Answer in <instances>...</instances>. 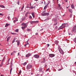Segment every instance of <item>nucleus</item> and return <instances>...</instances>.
<instances>
[{
    "label": "nucleus",
    "mask_w": 76,
    "mask_h": 76,
    "mask_svg": "<svg viewBox=\"0 0 76 76\" xmlns=\"http://www.w3.org/2000/svg\"><path fill=\"white\" fill-rule=\"evenodd\" d=\"M59 51L60 53L62 55L64 54V52L61 49H59Z\"/></svg>",
    "instance_id": "1"
},
{
    "label": "nucleus",
    "mask_w": 76,
    "mask_h": 76,
    "mask_svg": "<svg viewBox=\"0 0 76 76\" xmlns=\"http://www.w3.org/2000/svg\"><path fill=\"white\" fill-rule=\"evenodd\" d=\"M72 32H74L75 33L76 32V26H75L72 30Z\"/></svg>",
    "instance_id": "2"
},
{
    "label": "nucleus",
    "mask_w": 76,
    "mask_h": 76,
    "mask_svg": "<svg viewBox=\"0 0 76 76\" xmlns=\"http://www.w3.org/2000/svg\"><path fill=\"white\" fill-rule=\"evenodd\" d=\"M32 67V65H28L27 66V69H29L31 68Z\"/></svg>",
    "instance_id": "3"
},
{
    "label": "nucleus",
    "mask_w": 76,
    "mask_h": 76,
    "mask_svg": "<svg viewBox=\"0 0 76 76\" xmlns=\"http://www.w3.org/2000/svg\"><path fill=\"white\" fill-rule=\"evenodd\" d=\"M49 56L51 58H53L55 56V55L54 54H49Z\"/></svg>",
    "instance_id": "4"
},
{
    "label": "nucleus",
    "mask_w": 76,
    "mask_h": 76,
    "mask_svg": "<svg viewBox=\"0 0 76 76\" xmlns=\"http://www.w3.org/2000/svg\"><path fill=\"white\" fill-rule=\"evenodd\" d=\"M42 15L43 16H45L49 15V13H44L43 12L42 14Z\"/></svg>",
    "instance_id": "5"
},
{
    "label": "nucleus",
    "mask_w": 76,
    "mask_h": 76,
    "mask_svg": "<svg viewBox=\"0 0 76 76\" xmlns=\"http://www.w3.org/2000/svg\"><path fill=\"white\" fill-rule=\"evenodd\" d=\"M34 58H38L39 57V55H35L34 56Z\"/></svg>",
    "instance_id": "6"
},
{
    "label": "nucleus",
    "mask_w": 76,
    "mask_h": 76,
    "mask_svg": "<svg viewBox=\"0 0 76 76\" xmlns=\"http://www.w3.org/2000/svg\"><path fill=\"white\" fill-rule=\"evenodd\" d=\"M31 55V54L30 53H28V54H27L26 56V57H28L29 56H30Z\"/></svg>",
    "instance_id": "7"
},
{
    "label": "nucleus",
    "mask_w": 76,
    "mask_h": 76,
    "mask_svg": "<svg viewBox=\"0 0 76 76\" xmlns=\"http://www.w3.org/2000/svg\"><path fill=\"white\" fill-rule=\"evenodd\" d=\"M22 25L24 26H26V27L27 26V25H26V23H23L21 24Z\"/></svg>",
    "instance_id": "8"
},
{
    "label": "nucleus",
    "mask_w": 76,
    "mask_h": 76,
    "mask_svg": "<svg viewBox=\"0 0 76 76\" xmlns=\"http://www.w3.org/2000/svg\"><path fill=\"white\" fill-rule=\"evenodd\" d=\"M16 42H17L18 46H19V41L18 40H17L16 41Z\"/></svg>",
    "instance_id": "9"
},
{
    "label": "nucleus",
    "mask_w": 76,
    "mask_h": 76,
    "mask_svg": "<svg viewBox=\"0 0 76 76\" xmlns=\"http://www.w3.org/2000/svg\"><path fill=\"white\" fill-rule=\"evenodd\" d=\"M65 27V26H64V25L61 26L60 27L61 29H62V28H64Z\"/></svg>",
    "instance_id": "10"
},
{
    "label": "nucleus",
    "mask_w": 76,
    "mask_h": 76,
    "mask_svg": "<svg viewBox=\"0 0 76 76\" xmlns=\"http://www.w3.org/2000/svg\"><path fill=\"white\" fill-rule=\"evenodd\" d=\"M9 25H10V24H8V23H7L5 25V27H7Z\"/></svg>",
    "instance_id": "11"
},
{
    "label": "nucleus",
    "mask_w": 76,
    "mask_h": 76,
    "mask_svg": "<svg viewBox=\"0 0 76 76\" xmlns=\"http://www.w3.org/2000/svg\"><path fill=\"white\" fill-rule=\"evenodd\" d=\"M58 43H59V42L58 40H56L55 42V43L56 45H58Z\"/></svg>",
    "instance_id": "12"
},
{
    "label": "nucleus",
    "mask_w": 76,
    "mask_h": 76,
    "mask_svg": "<svg viewBox=\"0 0 76 76\" xmlns=\"http://www.w3.org/2000/svg\"><path fill=\"white\" fill-rule=\"evenodd\" d=\"M68 10L69 11L71 12V13H72V11L71 9H68Z\"/></svg>",
    "instance_id": "13"
},
{
    "label": "nucleus",
    "mask_w": 76,
    "mask_h": 76,
    "mask_svg": "<svg viewBox=\"0 0 76 76\" xmlns=\"http://www.w3.org/2000/svg\"><path fill=\"white\" fill-rule=\"evenodd\" d=\"M71 8L72 9H74L75 8V6H74V5L73 4H72L71 5Z\"/></svg>",
    "instance_id": "14"
},
{
    "label": "nucleus",
    "mask_w": 76,
    "mask_h": 76,
    "mask_svg": "<svg viewBox=\"0 0 76 76\" xmlns=\"http://www.w3.org/2000/svg\"><path fill=\"white\" fill-rule=\"evenodd\" d=\"M31 14L33 18H34L35 17V15H34V12H32V13H31Z\"/></svg>",
    "instance_id": "15"
},
{
    "label": "nucleus",
    "mask_w": 76,
    "mask_h": 76,
    "mask_svg": "<svg viewBox=\"0 0 76 76\" xmlns=\"http://www.w3.org/2000/svg\"><path fill=\"white\" fill-rule=\"evenodd\" d=\"M10 37H9L7 39V41L8 42L9 41V40L10 39Z\"/></svg>",
    "instance_id": "16"
},
{
    "label": "nucleus",
    "mask_w": 76,
    "mask_h": 76,
    "mask_svg": "<svg viewBox=\"0 0 76 76\" xmlns=\"http://www.w3.org/2000/svg\"><path fill=\"white\" fill-rule=\"evenodd\" d=\"M0 7H1L2 8H5V7H4V6L3 5H0Z\"/></svg>",
    "instance_id": "17"
},
{
    "label": "nucleus",
    "mask_w": 76,
    "mask_h": 76,
    "mask_svg": "<svg viewBox=\"0 0 76 76\" xmlns=\"http://www.w3.org/2000/svg\"><path fill=\"white\" fill-rule=\"evenodd\" d=\"M27 43L26 45H24L25 47H26L27 45H29V43L27 41Z\"/></svg>",
    "instance_id": "18"
},
{
    "label": "nucleus",
    "mask_w": 76,
    "mask_h": 76,
    "mask_svg": "<svg viewBox=\"0 0 76 76\" xmlns=\"http://www.w3.org/2000/svg\"><path fill=\"white\" fill-rule=\"evenodd\" d=\"M15 39H15V38H14L13 39V40L12 41V43L13 44V43H14V42H15Z\"/></svg>",
    "instance_id": "19"
},
{
    "label": "nucleus",
    "mask_w": 76,
    "mask_h": 76,
    "mask_svg": "<svg viewBox=\"0 0 76 76\" xmlns=\"http://www.w3.org/2000/svg\"><path fill=\"white\" fill-rule=\"evenodd\" d=\"M15 32H19V29H17L15 30Z\"/></svg>",
    "instance_id": "20"
},
{
    "label": "nucleus",
    "mask_w": 76,
    "mask_h": 76,
    "mask_svg": "<svg viewBox=\"0 0 76 76\" xmlns=\"http://www.w3.org/2000/svg\"><path fill=\"white\" fill-rule=\"evenodd\" d=\"M26 27H27L26 26H24L23 27H22V28L23 29H25Z\"/></svg>",
    "instance_id": "21"
},
{
    "label": "nucleus",
    "mask_w": 76,
    "mask_h": 76,
    "mask_svg": "<svg viewBox=\"0 0 76 76\" xmlns=\"http://www.w3.org/2000/svg\"><path fill=\"white\" fill-rule=\"evenodd\" d=\"M42 68H40L39 69L40 72H42Z\"/></svg>",
    "instance_id": "22"
},
{
    "label": "nucleus",
    "mask_w": 76,
    "mask_h": 76,
    "mask_svg": "<svg viewBox=\"0 0 76 76\" xmlns=\"http://www.w3.org/2000/svg\"><path fill=\"white\" fill-rule=\"evenodd\" d=\"M26 64H27V62H25L23 64V65L24 66H25Z\"/></svg>",
    "instance_id": "23"
},
{
    "label": "nucleus",
    "mask_w": 76,
    "mask_h": 76,
    "mask_svg": "<svg viewBox=\"0 0 76 76\" xmlns=\"http://www.w3.org/2000/svg\"><path fill=\"white\" fill-rule=\"evenodd\" d=\"M36 21H31L30 22L32 24L33 23H36Z\"/></svg>",
    "instance_id": "24"
},
{
    "label": "nucleus",
    "mask_w": 76,
    "mask_h": 76,
    "mask_svg": "<svg viewBox=\"0 0 76 76\" xmlns=\"http://www.w3.org/2000/svg\"><path fill=\"white\" fill-rule=\"evenodd\" d=\"M14 22H16L17 21H18V19L16 18V20H14Z\"/></svg>",
    "instance_id": "25"
},
{
    "label": "nucleus",
    "mask_w": 76,
    "mask_h": 76,
    "mask_svg": "<svg viewBox=\"0 0 76 76\" xmlns=\"http://www.w3.org/2000/svg\"><path fill=\"white\" fill-rule=\"evenodd\" d=\"M47 6H45V7L44 8V10H46V9L47 8Z\"/></svg>",
    "instance_id": "26"
},
{
    "label": "nucleus",
    "mask_w": 76,
    "mask_h": 76,
    "mask_svg": "<svg viewBox=\"0 0 76 76\" xmlns=\"http://www.w3.org/2000/svg\"><path fill=\"white\" fill-rule=\"evenodd\" d=\"M11 34H12V35H16V33H11Z\"/></svg>",
    "instance_id": "27"
},
{
    "label": "nucleus",
    "mask_w": 76,
    "mask_h": 76,
    "mask_svg": "<svg viewBox=\"0 0 76 76\" xmlns=\"http://www.w3.org/2000/svg\"><path fill=\"white\" fill-rule=\"evenodd\" d=\"M26 30L28 31H31V30L28 28Z\"/></svg>",
    "instance_id": "28"
},
{
    "label": "nucleus",
    "mask_w": 76,
    "mask_h": 76,
    "mask_svg": "<svg viewBox=\"0 0 76 76\" xmlns=\"http://www.w3.org/2000/svg\"><path fill=\"white\" fill-rule=\"evenodd\" d=\"M57 23H54V24H53V26H56V25L57 24Z\"/></svg>",
    "instance_id": "29"
},
{
    "label": "nucleus",
    "mask_w": 76,
    "mask_h": 76,
    "mask_svg": "<svg viewBox=\"0 0 76 76\" xmlns=\"http://www.w3.org/2000/svg\"><path fill=\"white\" fill-rule=\"evenodd\" d=\"M3 64H1L0 65V67H2V66H3Z\"/></svg>",
    "instance_id": "30"
},
{
    "label": "nucleus",
    "mask_w": 76,
    "mask_h": 76,
    "mask_svg": "<svg viewBox=\"0 0 76 76\" xmlns=\"http://www.w3.org/2000/svg\"><path fill=\"white\" fill-rule=\"evenodd\" d=\"M24 8V6H23L21 9V11H22V10L23 9V8Z\"/></svg>",
    "instance_id": "31"
},
{
    "label": "nucleus",
    "mask_w": 76,
    "mask_h": 76,
    "mask_svg": "<svg viewBox=\"0 0 76 76\" xmlns=\"http://www.w3.org/2000/svg\"><path fill=\"white\" fill-rule=\"evenodd\" d=\"M5 57L6 56H4V57L3 58V60H2V61H3L4 60V59H5Z\"/></svg>",
    "instance_id": "32"
},
{
    "label": "nucleus",
    "mask_w": 76,
    "mask_h": 76,
    "mask_svg": "<svg viewBox=\"0 0 76 76\" xmlns=\"http://www.w3.org/2000/svg\"><path fill=\"white\" fill-rule=\"evenodd\" d=\"M0 16H4V15L2 14V13H0Z\"/></svg>",
    "instance_id": "33"
},
{
    "label": "nucleus",
    "mask_w": 76,
    "mask_h": 76,
    "mask_svg": "<svg viewBox=\"0 0 76 76\" xmlns=\"http://www.w3.org/2000/svg\"><path fill=\"white\" fill-rule=\"evenodd\" d=\"M21 73H22V71L20 70L19 72V75H20Z\"/></svg>",
    "instance_id": "34"
},
{
    "label": "nucleus",
    "mask_w": 76,
    "mask_h": 76,
    "mask_svg": "<svg viewBox=\"0 0 76 76\" xmlns=\"http://www.w3.org/2000/svg\"><path fill=\"white\" fill-rule=\"evenodd\" d=\"M29 18L30 19H31L32 18V17L31 16H30L29 17Z\"/></svg>",
    "instance_id": "35"
},
{
    "label": "nucleus",
    "mask_w": 76,
    "mask_h": 76,
    "mask_svg": "<svg viewBox=\"0 0 76 76\" xmlns=\"http://www.w3.org/2000/svg\"><path fill=\"white\" fill-rule=\"evenodd\" d=\"M12 61H13V59L12 60V61L11 63V65H11L12 66L13 65V64L12 63Z\"/></svg>",
    "instance_id": "36"
},
{
    "label": "nucleus",
    "mask_w": 76,
    "mask_h": 76,
    "mask_svg": "<svg viewBox=\"0 0 76 76\" xmlns=\"http://www.w3.org/2000/svg\"><path fill=\"white\" fill-rule=\"evenodd\" d=\"M12 67V65H10V69H13V67Z\"/></svg>",
    "instance_id": "37"
},
{
    "label": "nucleus",
    "mask_w": 76,
    "mask_h": 76,
    "mask_svg": "<svg viewBox=\"0 0 76 76\" xmlns=\"http://www.w3.org/2000/svg\"><path fill=\"white\" fill-rule=\"evenodd\" d=\"M50 69V68H48V69H46V72H47Z\"/></svg>",
    "instance_id": "38"
},
{
    "label": "nucleus",
    "mask_w": 76,
    "mask_h": 76,
    "mask_svg": "<svg viewBox=\"0 0 76 76\" xmlns=\"http://www.w3.org/2000/svg\"><path fill=\"white\" fill-rule=\"evenodd\" d=\"M64 1H65L66 2H67L68 0H64Z\"/></svg>",
    "instance_id": "39"
},
{
    "label": "nucleus",
    "mask_w": 76,
    "mask_h": 76,
    "mask_svg": "<svg viewBox=\"0 0 76 76\" xmlns=\"http://www.w3.org/2000/svg\"><path fill=\"white\" fill-rule=\"evenodd\" d=\"M72 14H71L70 16V18H72Z\"/></svg>",
    "instance_id": "40"
},
{
    "label": "nucleus",
    "mask_w": 76,
    "mask_h": 76,
    "mask_svg": "<svg viewBox=\"0 0 76 76\" xmlns=\"http://www.w3.org/2000/svg\"><path fill=\"white\" fill-rule=\"evenodd\" d=\"M17 3V4H19V1H18V2Z\"/></svg>",
    "instance_id": "41"
},
{
    "label": "nucleus",
    "mask_w": 76,
    "mask_h": 76,
    "mask_svg": "<svg viewBox=\"0 0 76 76\" xmlns=\"http://www.w3.org/2000/svg\"><path fill=\"white\" fill-rule=\"evenodd\" d=\"M58 28V27L57 26H56L55 27V28H56V29H57Z\"/></svg>",
    "instance_id": "42"
},
{
    "label": "nucleus",
    "mask_w": 76,
    "mask_h": 76,
    "mask_svg": "<svg viewBox=\"0 0 76 76\" xmlns=\"http://www.w3.org/2000/svg\"><path fill=\"white\" fill-rule=\"evenodd\" d=\"M14 54V53H13L12 52V53H11V55H13V54Z\"/></svg>",
    "instance_id": "43"
},
{
    "label": "nucleus",
    "mask_w": 76,
    "mask_h": 76,
    "mask_svg": "<svg viewBox=\"0 0 76 76\" xmlns=\"http://www.w3.org/2000/svg\"><path fill=\"white\" fill-rule=\"evenodd\" d=\"M10 16H9L8 17V19H9V20L10 19Z\"/></svg>",
    "instance_id": "44"
},
{
    "label": "nucleus",
    "mask_w": 76,
    "mask_h": 76,
    "mask_svg": "<svg viewBox=\"0 0 76 76\" xmlns=\"http://www.w3.org/2000/svg\"><path fill=\"white\" fill-rule=\"evenodd\" d=\"M61 6V5L60 4H58V6L59 7H60Z\"/></svg>",
    "instance_id": "45"
},
{
    "label": "nucleus",
    "mask_w": 76,
    "mask_h": 76,
    "mask_svg": "<svg viewBox=\"0 0 76 76\" xmlns=\"http://www.w3.org/2000/svg\"><path fill=\"white\" fill-rule=\"evenodd\" d=\"M47 45H48V47H49L50 46L49 44H48Z\"/></svg>",
    "instance_id": "46"
},
{
    "label": "nucleus",
    "mask_w": 76,
    "mask_h": 76,
    "mask_svg": "<svg viewBox=\"0 0 76 76\" xmlns=\"http://www.w3.org/2000/svg\"><path fill=\"white\" fill-rule=\"evenodd\" d=\"M12 69H11L10 70V72H12Z\"/></svg>",
    "instance_id": "47"
},
{
    "label": "nucleus",
    "mask_w": 76,
    "mask_h": 76,
    "mask_svg": "<svg viewBox=\"0 0 76 76\" xmlns=\"http://www.w3.org/2000/svg\"><path fill=\"white\" fill-rule=\"evenodd\" d=\"M27 14H29V12H27L26 13Z\"/></svg>",
    "instance_id": "48"
},
{
    "label": "nucleus",
    "mask_w": 76,
    "mask_h": 76,
    "mask_svg": "<svg viewBox=\"0 0 76 76\" xmlns=\"http://www.w3.org/2000/svg\"><path fill=\"white\" fill-rule=\"evenodd\" d=\"M61 70H62V69H59V70L58 71H61Z\"/></svg>",
    "instance_id": "49"
},
{
    "label": "nucleus",
    "mask_w": 76,
    "mask_h": 76,
    "mask_svg": "<svg viewBox=\"0 0 76 76\" xmlns=\"http://www.w3.org/2000/svg\"><path fill=\"white\" fill-rule=\"evenodd\" d=\"M10 59H8V62H9L10 61Z\"/></svg>",
    "instance_id": "50"
},
{
    "label": "nucleus",
    "mask_w": 76,
    "mask_h": 76,
    "mask_svg": "<svg viewBox=\"0 0 76 76\" xmlns=\"http://www.w3.org/2000/svg\"><path fill=\"white\" fill-rule=\"evenodd\" d=\"M27 13H26V14L25 15H26V17L27 16Z\"/></svg>",
    "instance_id": "51"
},
{
    "label": "nucleus",
    "mask_w": 76,
    "mask_h": 76,
    "mask_svg": "<svg viewBox=\"0 0 76 76\" xmlns=\"http://www.w3.org/2000/svg\"><path fill=\"white\" fill-rule=\"evenodd\" d=\"M14 53H16V51H14Z\"/></svg>",
    "instance_id": "52"
},
{
    "label": "nucleus",
    "mask_w": 76,
    "mask_h": 76,
    "mask_svg": "<svg viewBox=\"0 0 76 76\" xmlns=\"http://www.w3.org/2000/svg\"><path fill=\"white\" fill-rule=\"evenodd\" d=\"M3 61H2L1 62V64H3Z\"/></svg>",
    "instance_id": "53"
},
{
    "label": "nucleus",
    "mask_w": 76,
    "mask_h": 76,
    "mask_svg": "<svg viewBox=\"0 0 76 76\" xmlns=\"http://www.w3.org/2000/svg\"><path fill=\"white\" fill-rule=\"evenodd\" d=\"M1 76H4V75H1Z\"/></svg>",
    "instance_id": "54"
},
{
    "label": "nucleus",
    "mask_w": 76,
    "mask_h": 76,
    "mask_svg": "<svg viewBox=\"0 0 76 76\" xmlns=\"http://www.w3.org/2000/svg\"><path fill=\"white\" fill-rule=\"evenodd\" d=\"M38 34V33H36V35H37Z\"/></svg>",
    "instance_id": "55"
},
{
    "label": "nucleus",
    "mask_w": 76,
    "mask_h": 76,
    "mask_svg": "<svg viewBox=\"0 0 76 76\" xmlns=\"http://www.w3.org/2000/svg\"><path fill=\"white\" fill-rule=\"evenodd\" d=\"M19 53H18V56H19Z\"/></svg>",
    "instance_id": "56"
},
{
    "label": "nucleus",
    "mask_w": 76,
    "mask_h": 76,
    "mask_svg": "<svg viewBox=\"0 0 76 76\" xmlns=\"http://www.w3.org/2000/svg\"><path fill=\"white\" fill-rule=\"evenodd\" d=\"M34 0L36 1H38V0Z\"/></svg>",
    "instance_id": "57"
},
{
    "label": "nucleus",
    "mask_w": 76,
    "mask_h": 76,
    "mask_svg": "<svg viewBox=\"0 0 76 76\" xmlns=\"http://www.w3.org/2000/svg\"><path fill=\"white\" fill-rule=\"evenodd\" d=\"M12 20H14V18H12Z\"/></svg>",
    "instance_id": "58"
},
{
    "label": "nucleus",
    "mask_w": 76,
    "mask_h": 76,
    "mask_svg": "<svg viewBox=\"0 0 76 76\" xmlns=\"http://www.w3.org/2000/svg\"><path fill=\"white\" fill-rule=\"evenodd\" d=\"M68 7H66V8L68 9Z\"/></svg>",
    "instance_id": "59"
},
{
    "label": "nucleus",
    "mask_w": 76,
    "mask_h": 76,
    "mask_svg": "<svg viewBox=\"0 0 76 76\" xmlns=\"http://www.w3.org/2000/svg\"><path fill=\"white\" fill-rule=\"evenodd\" d=\"M11 73H12V72H10V75H11Z\"/></svg>",
    "instance_id": "60"
},
{
    "label": "nucleus",
    "mask_w": 76,
    "mask_h": 76,
    "mask_svg": "<svg viewBox=\"0 0 76 76\" xmlns=\"http://www.w3.org/2000/svg\"><path fill=\"white\" fill-rule=\"evenodd\" d=\"M46 66H47L46 65H45V67H46Z\"/></svg>",
    "instance_id": "61"
},
{
    "label": "nucleus",
    "mask_w": 76,
    "mask_h": 76,
    "mask_svg": "<svg viewBox=\"0 0 76 76\" xmlns=\"http://www.w3.org/2000/svg\"><path fill=\"white\" fill-rule=\"evenodd\" d=\"M15 21H14L13 22H14V23H15Z\"/></svg>",
    "instance_id": "62"
},
{
    "label": "nucleus",
    "mask_w": 76,
    "mask_h": 76,
    "mask_svg": "<svg viewBox=\"0 0 76 76\" xmlns=\"http://www.w3.org/2000/svg\"><path fill=\"white\" fill-rule=\"evenodd\" d=\"M9 64V63H8V64H7V65H8Z\"/></svg>",
    "instance_id": "63"
},
{
    "label": "nucleus",
    "mask_w": 76,
    "mask_h": 76,
    "mask_svg": "<svg viewBox=\"0 0 76 76\" xmlns=\"http://www.w3.org/2000/svg\"><path fill=\"white\" fill-rule=\"evenodd\" d=\"M42 3H43V1H42Z\"/></svg>",
    "instance_id": "64"
}]
</instances>
